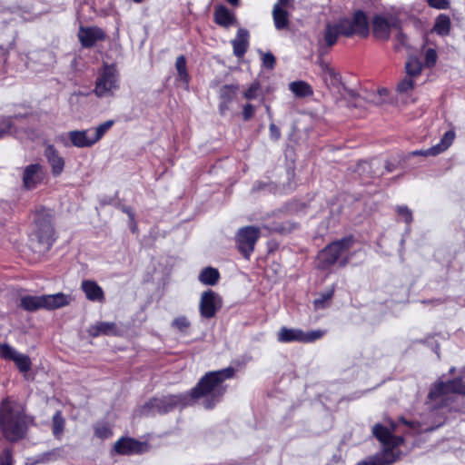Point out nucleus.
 <instances>
[{
	"label": "nucleus",
	"mask_w": 465,
	"mask_h": 465,
	"mask_svg": "<svg viewBox=\"0 0 465 465\" xmlns=\"http://www.w3.org/2000/svg\"><path fill=\"white\" fill-rule=\"evenodd\" d=\"M234 372L232 367L207 372L192 390L190 398L202 399L205 409L213 408L225 393L224 381L232 378Z\"/></svg>",
	"instance_id": "obj_1"
},
{
	"label": "nucleus",
	"mask_w": 465,
	"mask_h": 465,
	"mask_svg": "<svg viewBox=\"0 0 465 465\" xmlns=\"http://www.w3.org/2000/svg\"><path fill=\"white\" fill-rule=\"evenodd\" d=\"M369 31L366 15L362 11H356L351 18H342L333 24L328 23L323 33V38L326 45L331 47L336 44L339 35L366 37Z\"/></svg>",
	"instance_id": "obj_2"
},
{
	"label": "nucleus",
	"mask_w": 465,
	"mask_h": 465,
	"mask_svg": "<svg viewBox=\"0 0 465 465\" xmlns=\"http://www.w3.org/2000/svg\"><path fill=\"white\" fill-rule=\"evenodd\" d=\"M0 429L9 441L23 439L27 430L25 414L18 404L5 401L0 406Z\"/></svg>",
	"instance_id": "obj_3"
},
{
	"label": "nucleus",
	"mask_w": 465,
	"mask_h": 465,
	"mask_svg": "<svg viewBox=\"0 0 465 465\" xmlns=\"http://www.w3.org/2000/svg\"><path fill=\"white\" fill-rule=\"evenodd\" d=\"M391 430L381 424L373 426V435L385 446V449L383 452L369 457L355 465H390L395 460L394 453L391 448L401 445L403 442V439L401 436L392 435L395 425L391 422Z\"/></svg>",
	"instance_id": "obj_4"
},
{
	"label": "nucleus",
	"mask_w": 465,
	"mask_h": 465,
	"mask_svg": "<svg viewBox=\"0 0 465 465\" xmlns=\"http://www.w3.org/2000/svg\"><path fill=\"white\" fill-rule=\"evenodd\" d=\"M72 300L70 295L63 292L45 295H25L20 299V306L29 312L40 309L51 311L69 305Z\"/></svg>",
	"instance_id": "obj_5"
},
{
	"label": "nucleus",
	"mask_w": 465,
	"mask_h": 465,
	"mask_svg": "<svg viewBox=\"0 0 465 465\" xmlns=\"http://www.w3.org/2000/svg\"><path fill=\"white\" fill-rule=\"evenodd\" d=\"M34 234L37 241L35 252H47L54 242V231L50 210L41 209L37 212Z\"/></svg>",
	"instance_id": "obj_6"
},
{
	"label": "nucleus",
	"mask_w": 465,
	"mask_h": 465,
	"mask_svg": "<svg viewBox=\"0 0 465 465\" xmlns=\"http://www.w3.org/2000/svg\"><path fill=\"white\" fill-rule=\"evenodd\" d=\"M114 120H108L99 124L95 128H90L82 131H71L68 133V137L72 144L75 147H91L104 135V134L114 125Z\"/></svg>",
	"instance_id": "obj_7"
},
{
	"label": "nucleus",
	"mask_w": 465,
	"mask_h": 465,
	"mask_svg": "<svg viewBox=\"0 0 465 465\" xmlns=\"http://www.w3.org/2000/svg\"><path fill=\"white\" fill-rule=\"evenodd\" d=\"M119 88V74L114 64H104L98 72L94 93L98 97L111 96Z\"/></svg>",
	"instance_id": "obj_8"
},
{
	"label": "nucleus",
	"mask_w": 465,
	"mask_h": 465,
	"mask_svg": "<svg viewBox=\"0 0 465 465\" xmlns=\"http://www.w3.org/2000/svg\"><path fill=\"white\" fill-rule=\"evenodd\" d=\"M351 238H343L326 246L318 254L319 267L327 269L333 265L339 257L351 248Z\"/></svg>",
	"instance_id": "obj_9"
},
{
	"label": "nucleus",
	"mask_w": 465,
	"mask_h": 465,
	"mask_svg": "<svg viewBox=\"0 0 465 465\" xmlns=\"http://www.w3.org/2000/svg\"><path fill=\"white\" fill-rule=\"evenodd\" d=\"M325 334V331L314 330L303 331L301 329L282 327L277 333V340L280 342H313L321 339Z\"/></svg>",
	"instance_id": "obj_10"
},
{
	"label": "nucleus",
	"mask_w": 465,
	"mask_h": 465,
	"mask_svg": "<svg viewBox=\"0 0 465 465\" xmlns=\"http://www.w3.org/2000/svg\"><path fill=\"white\" fill-rule=\"evenodd\" d=\"M260 237V230L254 226L240 229L236 234L237 248L248 259L254 250V245Z\"/></svg>",
	"instance_id": "obj_11"
},
{
	"label": "nucleus",
	"mask_w": 465,
	"mask_h": 465,
	"mask_svg": "<svg viewBox=\"0 0 465 465\" xmlns=\"http://www.w3.org/2000/svg\"><path fill=\"white\" fill-rule=\"evenodd\" d=\"M150 449L146 441L131 437H122L114 445V451L119 455H136L147 452Z\"/></svg>",
	"instance_id": "obj_12"
},
{
	"label": "nucleus",
	"mask_w": 465,
	"mask_h": 465,
	"mask_svg": "<svg viewBox=\"0 0 465 465\" xmlns=\"http://www.w3.org/2000/svg\"><path fill=\"white\" fill-rule=\"evenodd\" d=\"M223 304L222 298L212 290L203 292L199 302V311L203 318H213Z\"/></svg>",
	"instance_id": "obj_13"
},
{
	"label": "nucleus",
	"mask_w": 465,
	"mask_h": 465,
	"mask_svg": "<svg viewBox=\"0 0 465 465\" xmlns=\"http://www.w3.org/2000/svg\"><path fill=\"white\" fill-rule=\"evenodd\" d=\"M450 393L465 396V383L460 379L436 382L430 389L428 397L430 400H435Z\"/></svg>",
	"instance_id": "obj_14"
},
{
	"label": "nucleus",
	"mask_w": 465,
	"mask_h": 465,
	"mask_svg": "<svg viewBox=\"0 0 465 465\" xmlns=\"http://www.w3.org/2000/svg\"><path fill=\"white\" fill-rule=\"evenodd\" d=\"M186 404V396L183 395H168L161 398L151 400L146 406L159 413H165L173 410L178 405Z\"/></svg>",
	"instance_id": "obj_15"
},
{
	"label": "nucleus",
	"mask_w": 465,
	"mask_h": 465,
	"mask_svg": "<svg viewBox=\"0 0 465 465\" xmlns=\"http://www.w3.org/2000/svg\"><path fill=\"white\" fill-rule=\"evenodd\" d=\"M398 20L395 17L374 16L372 20V30L375 37L381 40H388L391 28H398Z\"/></svg>",
	"instance_id": "obj_16"
},
{
	"label": "nucleus",
	"mask_w": 465,
	"mask_h": 465,
	"mask_svg": "<svg viewBox=\"0 0 465 465\" xmlns=\"http://www.w3.org/2000/svg\"><path fill=\"white\" fill-rule=\"evenodd\" d=\"M77 36L83 47L90 48L97 42L104 41L106 35L97 26H80Z\"/></svg>",
	"instance_id": "obj_17"
},
{
	"label": "nucleus",
	"mask_w": 465,
	"mask_h": 465,
	"mask_svg": "<svg viewBox=\"0 0 465 465\" xmlns=\"http://www.w3.org/2000/svg\"><path fill=\"white\" fill-rule=\"evenodd\" d=\"M0 356L4 359L12 360L22 372H26L31 369L30 358L23 353L18 352L8 344L0 345Z\"/></svg>",
	"instance_id": "obj_18"
},
{
	"label": "nucleus",
	"mask_w": 465,
	"mask_h": 465,
	"mask_svg": "<svg viewBox=\"0 0 465 465\" xmlns=\"http://www.w3.org/2000/svg\"><path fill=\"white\" fill-rule=\"evenodd\" d=\"M455 139V133L453 131H448L444 134L440 142L429 149L426 150H417L411 152L410 154L412 156H435L438 155L444 151H446L453 143Z\"/></svg>",
	"instance_id": "obj_19"
},
{
	"label": "nucleus",
	"mask_w": 465,
	"mask_h": 465,
	"mask_svg": "<svg viewBox=\"0 0 465 465\" xmlns=\"http://www.w3.org/2000/svg\"><path fill=\"white\" fill-rule=\"evenodd\" d=\"M43 179L42 166L39 163L29 164L24 169L23 185L27 190L35 188Z\"/></svg>",
	"instance_id": "obj_20"
},
{
	"label": "nucleus",
	"mask_w": 465,
	"mask_h": 465,
	"mask_svg": "<svg viewBox=\"0 0 465 465\" xmlns=\"http://www.w3.org/2000/svg\"><path fill=\"white\" fill-rule=\"evenodd\" d=\"M81 290L90 302L104 303L105 301L104 290L93 280H84L81 282Z\"/></svg>",
	"instance_id": "obj_21"
},
{
	"label": "nucleus",
	"mask_w": 465,
	"mask_h": 465,
	"mask_svg": "<svg viewBox=\"0 0 465 465\" xmlns=\"http://www.w3.org/2000/svg\"><path fill=\"white\" fill-rule=\"evenodd\" d=\"M249 32L244 28H240L234 39L232 40L233 54L235 56L242 57L249 47Z\"/></svg>",
	"instance_id": "obj_22"
},
{
	"label": "nucleus",
	"mask_w": 465,
	"mask_h": 465,
	"mask_svg": "<svg viewBox=\"0 0 465 465\" xmlns=\"http://www.w3.org/2000/svg\"><path fill=\"white\" fill-rule=\"evenodd\" d=\"M213 16H214V22L217 25L226 27V28L237 24V20H236L234 14L232 13L224 5L217 6L214 10Z\"/></svg>",
	"instance_id": "obj_23"
},
{
	"label": "nucleus",
	"mask_w": 465,
	"mask_h": 465,
	"mask_svg": "<svg viewBox=\"0 0 465 465\" xmlns=\"http://www.w3.org/2000/svg\"><path fill=\"white\" fill-rule=\"evenodd\" d=\"M45 155L52 167L54 175H59L64 167V161L59 155L58 152L53 145H48L45 149Z\"/></svg>",
	"instance_id": "obj_24"
},
{
	"label": "nucleus",
	"mask_w": 465,
	"mask_h": 465,
	"mask_svg": "<svg viewBox=\"0 0 465 465\" xmlns=\"http://www.w3.org/2000/svg\"><path fill=\"white\" fill-rule=\"evenodd\" d=\"M116 331L115 323L99 322L89 327L88 333L92 337H97L100 335H114Z\"/></svg>",
	"instance_id": "obj_25"
},
{
	"label": "nucleus",
	"mask_w": 465,
	"mask_h": 465,
	"mask_svg": "<svg viewBox=\"0 0 465 465\" xmlns=\"http://www.w3.org/2000/svg\"><path fill=\"white\" fill-rule=\"evenodd\" d=\"M272 15L277 30H283L289 27L291 17L289 13L281 11L278 6H273Z\"/></svg>",
	"instance_id": "obj_26"
},
{
	"label": "nucleus",
	"mask_w": 465,
	"mask_h": 465,
	"mask_svg": "<svg viewBox=\"0 0 465 465\" xmlns=\"http://www.w3.org/2000/svg\"><path fill=\"white\" fill-rule=\"evenodd\" d=\"M317 64H318L319 67L321 68L322 76L326 82L329 81L330 84L332 85L338 84V82H339L338 74L335 72V70L332 67H331L329 63H327L323 59L320 58L317 61Z\"/></svg>",
	"instance_id": "obj_27"
},
{
	"label": "nucleus",
	"mask_w": 465,
	"mask_h": 465,
	"mask_svg": "<svg viewBox=\"0 0 465 465\" xmlns=\"http://www.w3.org/2000/svg\"><path fill=\"white\" fill-rule=\"evenodd\" d=\"M220 274L218 270L207 267L199 274V281L205 285H215L219 280Z\"/></svg>",
	"instance_id": "obj_28"
},
{
	"label": "nucleus",
	"mask_w": 465,
	"mask_h": 465,
	"mask_svg": "<svg viewBox=\"0 0 465 465\" xmlns=\"http://www.w3.org/2000/svg\"><path fill=\"white\" fill-rule=\"evenodd\" d=\"M450 29V19L446 15H440L435 22L433 30L440 35H447Z\"/></svg>",
	"instance_id": "obj_29"
},
{
	"label": "nucleus",
	"mask_w": 465,
	"mask_h": 465,
	"mask_svg": "<svg viewBox=\"0 0 465 465\" xmlns=\"http://www.w3.org/2000/svg\"><path fill=\"white\" fill-rule=\"evenodd\" d=\"M407 75L410 77H415L420 74L422 70V64L419 58L415 56H410L405 64Z\"/></svg>",
	"instance_id": "obj_30"
},
{
	"label": "nucleus",
	"mask_w": 465,
	"mask_h": 465,
	"mask_svg": "<svg viewBox=\"0 0 465 465\" xmlns=\"http://www.w3.org/2000/svg\"><path fill=\"white\" fill-rule=\"evenodd\" d=\"M289 86L290 90L297 96L302 97L312 94L311 86L303 81L292 82Z\"/></svg>",
	"instance_id": "obj_31"
},
{
	"label": "nucleus",
	"mask_w": 465,
	"mask_h": 465,
	"mask_svg": "<svg viewBox=\"0 0 465 465\" xmlns=\"http://www.w3.org/2000/svg\"><path fill=\"white\" fill-rule=\"evenodd\" d=\"M53 433L56 438H60L64 432L65 420L60 411H56L53 416Z\"/></svg>",
	"instance_id": "obj_32"
},
{
	"label": "nucleus",
	"mask_w": 465,
	"mask_h": 465,
	"mask_svg": "<svg viewBox=\"0 0 465 465\" xmlns=\"http://www.w3.org/2000/svg\"><path fill=\"white\" fill-rule=\"evenodd\" d=\"M175 68L177 70L180 79L184 83L188 84L190 77L187 72L186 59L184 55H180L176 58Z\"/></svg>",
	"instance_id": "obj_33"
},
{
	"label": "nucleus",
	"mask_w": 465,
	"mask_h": 465,
	"mask_svg": "<svg viewBox=\"0 0 465 465\" xmlns=\"http://www.w3.org/2000/svg\"><path fill=\"white\" fill-rule=\"evenodd\" d=\"M172 326L177 329L180 332L186 333L191 323L185 316H180L173 321Z\"/></svg>",
	"instance_id": "obj_34"
},
{
	"label": "nucleus",
	"mask_w": 465,
	"mask_h": 465,
	"mask_svg": "<svg viewBox=\"0 0 465 465\" xmlns=\"http://www.w3.org/2000/svg\"><path fill=\"white\" fill-rule=\"evenodd\" d=\"M94 434L97 438L105 440L110 438L113 432L108 425L104 423H97L94 426Z\"/></svg>",
	"instance_id": "obj_35"
},
{
	"label": "nucleus",
	"mask_w": 465,
	"mask_h": 465,
	"mask_svg": "<svg viewBox=\"0 0 465 465\" xmlns=\"http://www.w3.org/2000/svg\"><path fill=\"white\" fill-rule=\"evenodd\" d=\"M237 90V85H224L221 89V97L224 100V102H230L235 97Z\"/></svg>",
	"instance_id": "obj_36"
},
{
	"label": "nucleus",
	"mask_w": 465,
	"mask_h": 465,
	"mask_svg": "<svg viewBox=\"0 0 465 465\" xmlns=\"http://www.w3.org/2000/svg\"><path fill=\"white\" fill-rule=\"evenodd\" d=\"M413 77L407 76L402 79L397 85V91L399 93H408L414 87Z\"/></svg>",
	"instance_id": "obj_37"
},
{
	"label": "nucleus",
	"mask_w": 465,
	"mask_h": 465,
	"mask_svg": "<svg viewBox=\"0 0 465 465\" xmlns=\"http://www.w3.org/2000/svg\"><path fill=\"white\" fill-rule=\"evenodd\" d=\"M333 295V291L322 293L320 298L314 300L313 304L315 309H323L327 306L329 301Z\"/></svg>",
	"instance_id": "obj_38"
},
{
	"label": "nucleus",
	"mask_w": 465,
	"mask_h": 465,
	"mask_svg": "<svg viewBox=\"0 0 465 465\" xmlns=\"http://www.w3.org/2000/svg\"><path fill=\"white\" fill-rule=\"evenodd\" d=\"M273 6H278L281 11L291 15L294 9V0H278Z\"/></svg>",
	"instance_id": "obj_39"
},
{
	"label": "nucleus",
	"mask_w": 465,
	"mask_h": 465,
	"mask_svg": "<svg viewBox=\"0 0 465 465\" xmlns=\"http://www.w3.org/2000/svg\"><path fill=\"white\" fill-rule=\"evenodd\" d=\"M260 54H262V60L263 66L268 69H273L274 65H275V61H276L275 56L270 52H267V53L260 52Z\"/></svg>",
	"instance_id": "obj_40"
},
{
	"label": "nucleus",
	"mask_w": 465,
	"mask_h": 465,
	"mask_svg": "<svg viewBox=\"0 0 465 465\" xmlns=\"http://www.w3.org/2000/svg\"><path fill=\"white\" fill-rule=\"evenodd\" d=\"M427 3L435 9L446 10L450 8V0H427Z\"/></svg>",
	"instance_id": "obj_41"
},
{
	"label": "nucleus",
	"mask_w": 465,
	"mask_h": 465,
	"mask_svg": "<svg viewBox=\"0 0 465 465\" xmlns=\"http://www.w3.org/2000/svg\"><path fill=\"white\" fill-rule=\"evenodd\" d=\"M397 213L401 215L406 223H411L412 221V213L411 210L406 206H398Z\"/></svg>",
	"instance_id": "obj_42"
},
{
	"label": "nucleus",
	"mask_w": 465,
	"mask_h": 465,
	"mask_svg": "<svg viewBox=\"0 0 465 465\" xmlns=\"http://www.w3.org/2000/svg\"><path fill=\"white\" fill-rule=\"evenodd\" d=\"M259 89L260 84L258 82H253L244 93V97L248 100L254 99Z\"/></svg>",
	"instance_id": "obj_43"
},
{
	"label": "nucleus",
	"mask_w": 465,
	"mask_h": 465,
	"mask_svg": "<svg viewBox=\"0 0 465 465\" xmlns=\"http://www.w3.org/2000/svg\"><path fill=\"white\" fill-rule=\"evenodd\" d=\"M437 61V53L434 49H428L425 54V62L427 66L432 67Z\"/></svg>",
	"instance_id": "obj_44"
},
{
	"label": "nucleus",
	"mask_w": 465,
	"mask_h": 465,
	"mask_svg": "<svg viewBox=\"0 0 465 465\" xmlns=\"http://www.w3.org/2000/svg\"><path fill=\"white\" fill-rule=\"evenodd\" d=\"M0 465H13V456L10 450L5 449L1 453Z\"/></svg>",
	"instance_id": "obj_45"
},
{
	"label": "nucleus",
	"mask_w": 465,
	"mask_h": 465,
	"mask_svg": "<svg viewBox=\"0 0 465 465\" xmlns=\"http://www.w3.org/2000/svg\"><path fill=\"white\" fill-rule=\"evenodd\" d=\"M254 112H255V110H254V107L252 104H245L242 109L243 119L245 121L250 120L253 116Z\"/></svg>",
	"instance_id": "obj_46"
},
{
	"label": "nucleus",
	"mask_w": 465,
	"mask_h": 465,
	"mask_svg": "<svg viewBox=\"0 0 465 465\" xmlns=\"http://www.w3.org/2000/svg\"><path fill=\"white\" fill-rule=\"evenodd\" d=\"M270 137L273 141H278L281 137V131L274 124H271L269 126Z\"/></svg>",
	"instance_id": "obj_47"
},
{
	"label": "nucleus",
	"mask_w": 465,
	"mask_h": 465,
	"mask_svg": "<svg viewBox=\"0 0 465 465\" xmlns=\"http://www.w3.org/2000/svg\"><path fill=\"white\" fill-rule=\"evenodd\" d=\"M396 39L402 46H407V35L400 29L396 35Z\"/></svg>",
	"instance_id": "obj_48"
},
{
	"label": "nucleus",
	"mask_w": 465,
	"mask_h": 465,
	"mask_svg": "<svg viewBox=\"0 0 465 465\" xmlns=\"http://www.w3.org/2000/svg\"><path fill=\"white\" fill-rule=\"evenodd\" d=\"M362 98L360 96L355 97V106H361Z\"/></svg>",
	"instance_id": "obj_49"
},
{
	"label": "nucleus",
	"mask_w": 465,
	"mask_h": 465,
	"mask_svg": "<svg viewBox=\"0 0 465 465\" xmlns=\"http://www.w3.org/2000/svg\"><path fill=\"white\" fill-rule=\"evenodd\" d=\"M229 4L232 5H237L239 3V0H226Z\"/></svg>",
	"instance_id": "obj_50"
},
{
	"label": "nucleus",
	"mask_w": 465,
	"mask_h": 465,
	"mask_svg": "<svg viewBox=\"0 0 465 465\" xmlns=\"http://www.w3.org/2000/svg\"><path fill=\"white\" fill-rule=\"evenodd\" d=\"M6 133V130L5 129H1L0 130V138L3 137L5 135V134Z\"/></svg>",
	"instance_id": "obj_51"
},
{
	"label": "nucleus",
	"mask_w": 465,
	"mask_h": 465,
	"mask_svg": "<svg viewBox=\"0 0 465 465\" xmlns=\"http://www.w3.org/2000/svg\"><path fill=\"white\" fill-rule=\"evenodd\" d=\"M346 263H347V260H343V261L341 262V266H345Z\"/></svg>",
	"instance_id": "obj_52"
},
{
	"label": "nucleus",
	"mask_w": 465,
	"mask_h": 465,
	"mask_svg": "<svg viewBox=\"0 0 465 465\" xmlns=\"http://www.w3.org/2000/svg\"><path fill=\"white\" fill-rule=\"evenodd\" d=\"M133 1H134V2H135V3H141V2H143V0H133Z\"/></svg>",
	"instance_id": "obj_53"
},
{
	"label": "nucleus",
	"mask_w": 465,
	"mask_h": 465,
	"mask_svg": "<svg viewBox=\"0 0 465 465\" xmlns=\"http://www.w3.org/2000/svg\"><path fill=\"white\" fill-rule=\"evenodd\" d=\"M266 110H267L268 114H270V107L269 106L266 107Z\"/></svg>",
	"instance_id": "obj_54"
}]
</instances>
